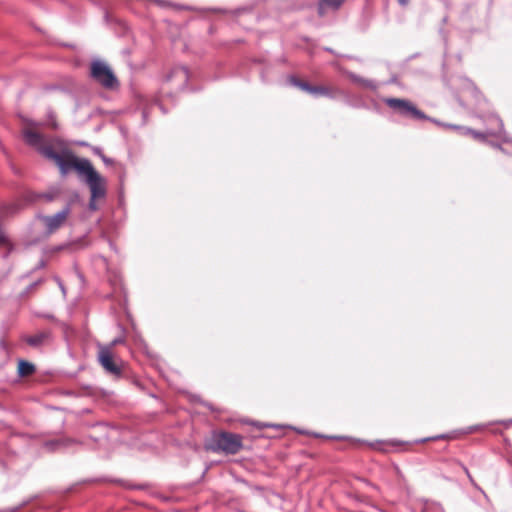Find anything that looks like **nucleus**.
<instances>
[{"instance_id":"1","label":"nucleus","mask_w":512,"mask_h":512,"mask_svg":"<svg viewBox=\"0 0 512 512\" xmlns=\"http://www.w3.org/2000/svg\"><path fill=\"white\" fill-rule=\"evenodd\" d=\"M24 139L28 145L34 147L43 157L54 161L62 176L67 175L72 169L76 170L84 180L91 179L92 176L98 173L88 159H79L69 151H63L62 153L54 151L53 147L46 144L43 136L36 131L26 130L24 132Z\"/></svg>"},{"instance_id":"2","label":"nucleus","mask_w":512,"mask_h":512,"mask_svg":"<svg viewBox=\"0 0 512 512\" xmlns=\"http://www.w3.org/2000/svg\"><path fill=\"white\" fill-rule=\"evenodd\" d=\"M242 437L230 432H220L213 436L209 449L213 452H224L226 454H236L242 448Z\"/></svg>"},{"instance_id":"3","label":"nucleus","mask_w":512,"mask_h":512,"mask_svg":"<svg viewBox=\"0 0 512 512\" xmlns=\"http://www.w3.org/2000/svg\"><path fill=\"white\" fill-rule=\"evenodd\" d=\"M383 101L393 111H395L396 113L403 117L415 120H430L440 125L438 121H436L435 119H431L430 117L425 115L424 112L419 110L411 101L407 99L385 98L383 99Z\"/></svg>"},{"instance_id":"4","label":"nucleus","mask_w":512,"mask_h":512,"mask_svg":"<svg viewBox=\"0 0 512 512\" xmlns=\"http://www.w3.org/2000/svg\"><path fill=\"white\" fill-rule=\"evenodd\" d=\"M91 77L106 89H115L119 81L112 69L103 61L95 60L91 63Z\"/></svg>"},{"instance_id":"5","label":"nucleus","mask_w":512,"mask_h":512,"mask_svg":"<svg viewBox=\"0 0 512 512\" xmlns=\"http://www.w3.org/2000/svg\"><path fill=\"white\" fill-rule=\"evenodd\" d=\"M71 213L70 204L65 205L59 212L54 215H41L39 219L44 223L46 233L53 234L61 228Z\"/></svg>"},{"instance_id":"6","label":"nucleus","mask_w":512,"mask_h":512,"mask_svg":"<svg viewBox=\"0 0 512 512\" xmlns=\"http://www.w3.org/2000/svg\"><path fill=\"white\" fill-rule=\"evenodd\" d=\"M491 121L493 122L494 125H493V127L487 129V131L485 133L477 132V131L472 130L470 128L461 127V126H455V125H446V126L449 127V128L458 129L463 134H470L475 139H479V140L484 139L486 135L500 137L502 135L503 131H504V124H503L502 120L499 117H497V116H492L491 117Z\"/></svg>"},{"instance_id":"7","label":"nucleus","mask_w":512,"mask_h":512,"mask_svg":"<svg viewBox=\"0 0 512 512\" xmlns=\"http://www.w3.org/2000/svg\"><path fill=\"white\" fill-rule=\"evenodd\" d=\"M85 183L89 186L91 192L89 209L95 211L97 209L96 199L103 198L106 195L105 180L97 173L91 179H85Z\"/></svg>"},{"instance_id":"8","label":"nucleus","mask_w":512,"mask_h":512,"mask_svg":"<svg viewBox=\"0 0 512 512\" xmlns=\"http://www.w3.org/2000/svg\"><path fill=\"white\" fill-rule=\"evenodd\" d=\"M98 360L102 367L109 373L119 375L121 373L120 366L113 360L111 351L108 347H100Z\"/></svg>"},{"instance_id":"9","label":"nucleus","mask_w":512,"mask_h":512,"mask_svg":"<svg viewBox=\"0 0 512 512\" xmlns=\"http://www.w3.org/2000/svg\"><path fill=\"white\" fill-rule=\"evenodd\" d=\"M344 74L350 79V81L362 88L376 91L379 87L378 83L374 80L364 78L351 71H344Z\"/></svg>"},{"instance_id":"10","label":"nucleus","mask_w":512,"mask_h":512,"mask_svg":"<svg viewBox=\"0 0 512 512\" xmlns=\"http://www.w3.org/2000/svg\"><path fill=\"white\" fill-rule=\"evenodd\" d=\"M49 331H41L31 336H24L23 340L31 347L40 348L45 345L50 339Z\"/></svg>"},{"instance_id":"11","label":"nucleus","mask_w":512,"mask_h":512,"mask_svg":"<svg viewBox=\"0 0 512 512\" xmlns=\"http://www.w3.org/2000/svg\"><path fill=\"white\" fill-rule=\"evenodd\" d=\"M173 78H178L181 82V85L186 86L189 78L190 72L185 66H176L172 69L171 73L168 75L167 80H172Z\"/></svg>"},{"instance_id":"12","label":"nucleus","mask_w":512,"mask_h":512,"mask_svg":"<svg viewBox=\"0 0 512 512\" xmlns=\"http://www.w3.org/2000/svg\"><path fill=\"white\" fill-rule=\"evenodd\" d=\"M75 443L74 439L71 438H58L54 440H49L44 443V447L48 451H57L62 448H67L71 444Z\"/></svg>"},{"instance_id":"13","label":"nucleus","mask_w":512,"mask_h":512,"mask_svg":"<svg viewBox=\"0 0 512 512\" xmlns=\"http://www.w3.org/2000/svg\"><path fill=\"white\" fill-rule=\"evenodd\" d=\"M345 0H320L318 6V12L320 16L325 14L326 8L337 10Z\"/></svg>"},{"instance_id":"14","label":"nucleus","mask_w":512,"mask_h":512,"mask_svg":"<svg viewBox=\"0 0 512 512\" xmlns=\"http://www.w3.org/2000/svg\"><path fill=\"white\" fill-rule=\"evenodd\" d=\"M56 197V194L53 192H46V193H34L29 192L26 196V200L29 202H36L39 199H44L47 202H52Z\"/></svg>"},{"instance_id":"15","label":"nucleus","mask_w":512,"mask_h":512,"mask_svg":"<svg viewBox=\"0 0 512 512\" xmlns=\"http://www.w3.org/2000/svg\"><path fill=\"white\" fill-rule=\"evenodd\" d=\"M288 83L309 93L311 92L312 90V85H310L308 82H305V81H302L300 79H298L297 77L295 76H290L288 78Z\"/></svg>"},{"instance_id":"16","label":"nucleus","mask_w":512,"mask_h":512,"mask_svg":"<svg viewBox=\"0 0 512 512\" xmlns=\"http://www.w3.org/2000/svg\"><path fill=\"white\" fill-rule=\"evenodd\" d=\"M35 370V367L32 363L20 360L18 363V373L20 376H28L31 375Z\"/></svg>"},{"instance_id":"17","label":"nucleus","mask_w":512,"mask_h":512,"mask_svg":"<svg viewBox=\"0 0 512 512\" xmlns=\"http://www.w3.org/2000/svg\"><path fill=\"white\" fill-rule=\"evenodd\" d=\"M310 94L313 96H326L329 98L335 97V94L333 93V91L324 86H313L312 85V90H311Z\"/></svg>"},{"instance_id":"18","label":"nucleus","mask_w":512,"mask_h":512,"mask_svg":"<svg viewBox=\"0 0 512 512\" xmlns=\"http://www.w3.org/2000/svg\"><path fill=\"white\" fill-rule=\"evenodd\" d=\"M485 428H486L485 424L472 425V426H469V427L465 428L463 430V433L470 434V433H474V432H477V431H481V430H483Z\"/></svg>"},{"instance_id":"19","label":"nucleus","mask_w":512,"mask_h":512,"mask_svg":"<svg viewBox=\"0 0 512 512\" xmlns=\"http://www.w3.org/2000/svg\"><path fill=\"white\" fill-rule=\"evenodd\" d=\"M463 470L465 472V474L467 475L470 483L476 488L478 489L480 492H483L482 488L475 482L474 478L471 476L468 468L466 466H463Z\"/></svg>"},{"instance_id":"20","label":"nucleus","mask_w":512,"mask_h":512,"mask_svg":"<svg viewBox=\"0 0 512 512\" xmlns=\"http://www.w3.org/2000/svg\"><path fill=\"white\" fill-rule=\"evenodd\" d=\"M18 209L19 208H18L17 205H11V206L8 207L7 213H15Z\"/></svg>"},{"instance_id":"21","label":"nucleus","mask_w":512,"mask_h":512,"mask_svg":"<svg viewBox=\"0 0 512 512\" xmlns=\"http://www.w3.org/2000/svg\"><path fill=\"white\" fill-rule=\"evenodd\" d=\"M368 444H369V446H371L372 448H374V449H378V446H379L380 444H382V442H381V441H376V442L368 443Z\"/></svg>"},{"instance_id":"22","label":"nucleus","mask_w":512,"mask_h":512,"mask_svg":"<svg viewBox=\"0 0 512 512\" xmlns=\"http://www.w3.org/2000/svg\"><path fill=\"white\" fill-rule=\"evenodd\" d=\"M160 6H166L168 3L165 0H154Z\"/></svg>"},{"instance_id":"23","label":"nucleus","mask_w":512,"mask_h":512,"mask_svg":"<svg viewBox=\"0 0 512 512\" xmlns=\"http://www.w3.org/2000/svg\"><path fill=\"white\" fill-rule=\"evenodd\" d=\"M122 341H123V340H122L121 338H116V339H114V340L112 341V343H111V344H112V345H117V344L122 343Z\"/></svg>"},{"instance_id":"24","label":"nucleus","mask_w":512,"mask_h":512,"mask_svg":"<svg viewBox=\"0 0 512 512\" xmlns=\"http://www.w3.org/2000/svg\"><path fill=\"white\" fill-rule=\"evenodd\" d=\"M442 438H444V436L441 435V436H436V437H433V438L423 439V440H421V442H425V441L430 440V439L437 440V439H442Z\"/></svg>"},{"instance_id":"25","label":"nucleus","mask_w":512,"mask_h":512,"mask_svg":"<svg viewBox=\"0 0 512 512\" xmlns=\"http://www.w3.org/2000/svg\"><path fill=\"white\" fill-rule=\"evenodd\" d=\"M410 0H398L399 4L401 6H406L409 3Z\"/></svg>"},{"instance_id":"26","label":"nucleus","mask_w":512,"mask_h":512,"mask_svg":"<svg viewBox=\"0 0 512 512\" xmlns=\"http://www.w3.org/2000/svg\"><path fill=\"white\" fill-rule=\"evenodd\" d=\"M37 284H38V282H34V283H32V284L28 287V289H29V290L33 289L34 287H36V286H37Z\"/></svg>"},{"instance_id":"27","label":"nucleus","mask_w":512,"mask_h":512,"mask_svg":"<svg viewBox=\"0 0 512 512\" xmlns=\"http://www.w3.org/2000/svg\"><path fill=\"white\" fill-rule=\"evenodd\" d=\"M102 159H103V161H104L106 164H108V163H110V162H111V160H110V159H107L105 156H103V157H102Z\"/></svg>"},{"instance_id":"28","label":"nucleus","mask_w":512,"mask_h":512,"mask_svg":"<svg viewBox=\"0 0 512 512\" xmlns=\"http://www.w3.org/2000/svg\"><path fill=\"white\" fill-rule=\"evenodd\" d=\"M329 438L330 439H344V437H340V436H330Z\"/></svg>"},{"instance_id":"29","label":"nucleus","mask_w":512,"mask_h":512,"mask_svg":"<svg viewBox=\"0 0 512 512\" xmlns=\"http://www.w3.org/2000/svg\"><path fill=\"white\" fill-rule=\"evenodd\" d=\"M158 106L163 111V113H166V111L163 109L162 105L159 104Z\"/></svg>"},{"instance_id":"30","label":"nucleus","mask_w":512,"mask_h":512,"mask_svg":"<svg viewBox=\"0 0 512 512\" xmlns=\"http://www.w3.org/2000/svg\"><path fill=\"white\" fill-rule=\"evenodd\" d=\"M504 424H508V423H512V419L508 420V421H505L503 422Z\"/></svg>"},{"instance_id":"31","label":"nucleus","mask_w":512,"mask_h":512,"mask_svg":"<svg viewBox=\"0 0 512 512\" xmlns=\"http://www.w3.org/2000/svg\"><path fill=\"white\" fill-rule=\"evenodd\" d=\"M60 287H61V290H62L63 292H65V289H64V287H63V285H62L61 283H60Z\"/></svg>"},{"instance_id":"32","label":"nucleus","mask_w":512,"mask_h":512,"mask_svg":"<svg viewBox=\"0 0 512 512\" xmlns=\"http://www.w3.org/2000/svg\"><path fill=\"white\" fill-rule=\"evenodd\" d=\"M245 10H246V9H244V8H243V9H238V10H237V13H239V12H241V11H245Z\"/></svg>"},{"instance_id":"33","label":"nucleus","mask_w":512,"mask_h":512,"mask_svg":"<svg viewBox=\"0 0 512 512\" xmlns=\"http://www.w3.org/2000/svg\"><path fill=\"white\" fill-rule=\"evenodd\" d=\"M356 441L357 442H361V443H365L364 441H361L360 439H357Z\"/></svg>"}]
</instances>
